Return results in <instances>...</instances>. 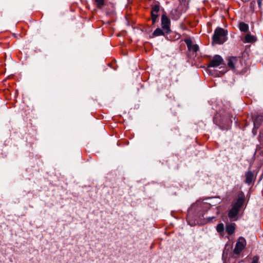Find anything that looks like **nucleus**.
<instances>
[{
	"label": "nucleus",
	"mask_w": 263,
	"mask_h": 263,
	"mask_svg": "<svg viewBox=\"0 0 263 263\" xmlns=\"http://www.w3.org/2000/svg\"><path fill=\"white\" fill-rule=\"evenodd\" d=\"M189 50L196 52L199 50V47L196 44H193L192 41L190 39H186L184 40Z\"/></svg>",
	"instance_id": "nucleus-8"
},
{
	"label": "nucleus",
	"mask_w": 263,
	"mask_h": 263,
	"mask_svg": "<svg viewBox=\"0 0 263 263\" xmlns=\"http://www.w3.org/2000/svg\"><path fill=\"white\" fill-rule=\"evenodd\" d=\"M259 258L258 256H254L253 258L252 261L251 263H257L258 261Z\"/></svg>",
	"instance_id": "nucleus-19"
},
{
	"label": "nucleus",
	"mask_w": 263,
	"mask_h": 263,
	"mask_svg": "<svg viewBox=\"0 0 263 263\" xmlns=\"http://www.w3.org/2000/svg\"><path fill=\"white\" fill-rule=\"evenodd\" d=\"M254 177V174L251 171H248L246 173L245 182L248 184H251Z\"/></svg>",
	"instance_id": "nucleus-10"
},
{
	"label": "nucleus",
	"mask_w": 263,
	"mask_h": 263,
	"mask_svg": "<svg viewBox=\"0 0 263 263\" xmlns=\"http://www.w3.org/2000/svg\"><path fill=\"white\" fill-rule=\"evenodd\" d=\"M256 39L254 35H252L250 34H247L245 37V43H253L255 42Z\"/></svg>",
	"instance_id": "nucleus-11"
},
{
	"label": "nucleus",
	"mask_w": 263,
	"mask_h": 263,
	"mask_svg": "<svg viewBox=\"0 0 263 263\" xmlns=\"http://www.w3.org/2000/svg\"><path fill=\"white\" fill-rule=\"evenodd\" d=\"M197 214V216L199 217H200L201 216L203 217V215H204V213L203 212H200V213H198Z\"/></svg>",
	"instance_id": "nucleus-20"
},
{
	"label": "nucleus",
	"mask_w": 263,
	"mask_h": 263,
	"mask_svg": "<svg viewBox=\"0 0 263 263\" xmlns=\"http://www.w3.org/2000/svg\"><path fill=\"white\" fill-rule=\"evenodd\" d=\"M170 24V20L165 14H163L161 17V26L163 29L165 30L167 33L171 32Z\"/></svg>",
	"instance_id": "nucleus-5"
},
{
	"label": "nucleus",
	"mask_w": 263,
	"mask_h": 263,
	"mask_svg": "<svg viewBox=\"0 0 263 263\" xmlns=\"http://www.w3.org/2000/svg\"><path fill=\"white\" fill-rule=\"evenodd\" d=\"M246 244L247 243L246 239L243 237H239L233 251L234 253L237 255L239 254L240 252L245 249Z\"/></svg>",
	"instance_id": "nucleus-4"
},
{
	"label": "nucleus",
	"mask_w": 263,
	"mask_h": 263,
	"mask_svg": "<svg viewBox=\"0 0 263 263\" xmlns=\"http://www.w3.org/2000/svg\"><path fill=\"white\" fill-rule=\"evenodd\" d=\"M257 3L259 7L260 8L261 6V0H257Z\"/></svg>",
	"instance_id": "nucleus-21"
},
{
	"label": "nucleus",
	"mask_w": 263,
	"mask_h": 263,
	"mask_svg": "<svg viewBox=\"0 0 263 263\" xmlns=\"http://www.w3.org/2000/svg\"><path fill=\"white\" fill-rule=\"evenodd\" d=\"M158 13L151 12V16L153 24H154L155 23L158 17Z\"/></svg>",
	"instance_id": "nucleus-16"
},
{
	"label": "nucleus",
	"mask_w": 263,
	"mask_h": 263,
	"mask_svg": "<svg viewBox=\"0 0 263 263\" xmlns=\"http://www.w3.org/2000/svg\"><path fill=\"white\" fill-rule=\"evenodd\" d=\"M210 205L206 203L199 202L193 204L191 208L189 210L188 214L186 217V220L189 224H190L191 226H194L197 223V221L196 219H192L193 213L196 208H198L200 210L205 209L207 210L208 209H210Z\"/></svg>",
	"instance_id": "nucleus-1"
},
{
	"label": "nucleus",
	"mask_w": 263,
	"mask_h": 263,
	"mask_svg": "<svg viewBox=\"0 0 263 263\" xmlns=\"http://www.w3.org/2000/svg\"><path fill=\"white\" fill-rule=\"evenodd\" d=\"M214 218H215V217H209V218H208V220H212V219H214Z\"/></svg>",
	"instance_id": "nucleus-22"
},
{
	"label": "nucleus",
	"mask_w": 263,
	"mask_h": 263,
	"mask_svg": "<svg viewBox=\"0 0 263 263\" xmlns=\"http://www.w3.org/2000/svg\"><path fill=\"white\" fill-rule=\"evenodd\" d=\"M262 116H258L257 118L254 121V128H257L259 126L260 123H258V121L262 119Z\"/></svg>",
	"instance_id": "nucleus-17"
},
{
	"label": "nucleus",
	"mask_w": 263,
	"mask_h": 263,
	"mask_svg": "<svg viewBox=\"0 0 263 263\" xmlns=\"http://www.w3.org/2000/svg\"><path fill=\"white\" fill-rule=\"evenodd\" d=\"M104 0H95V3L98 8H102L104 5Z\"/></svg>",
	"instance_id": "nucleus-15"
},
{
	"label": "nucleus",
	"mask_w": 263,
	"mask_h": 263,
	"mask_svg": "<svg viewBox=\"0 0 263 263\" xmlns=\"http://www.w3.org/2000/svg\"><path fill=\"white\" fill-rule=\"evenodd\" d=\"M223 60L219 55H215L208 64V67H216L222 64Z\"/></svg>",
	"instance_id": "nucleus-6"
},
{
	"label": "nucleus",
	"mask_w": 263,
	"mask_h": 263,
	"mask_svg": "<svg viewBox=\"0 0 263 263\" xmlns=\"http://www.w3.org/2000/svg\"><path fill=\"white\" fill-rule=\"evenodd\" d=\"M227 32L222 28H217L213 36V41L216 44H222L226 41Z\"/></svg>",
	"instance_id": "nucleus-3"
},
{
	"label": "nucleus",
	"mask_w": 263,
	"mask_h": 263,
	"mask_svg": "<svg viewBox=\"0 0 263 263\" xmlns=\"http://www.w3.org/2000/svg\"><path fill=\"white\" fill-rule=\"evenodd\" d=\"M241 1H243V2L246 3V2H249L250 0H241Z\"/></svg>",
	"instance_id": "nucleus-23"
},
{
	"label": "nucleus",
	"mask_w": 263,
	"mask_h": 263,
	"mask_svg": "<svg viewBox=\"0 0 263 263\" xmlns=\"http://www.w3.org/2000/svg\"><path fill=\"white\" fill-rule=\"evenodd\" d=\"M245 199L243 193L240 192L238 195L236 201L233 204L232 208L229 211L228 216L230 218H235L238 214Z\"/></svg>",
	"instance_id": "nucleus-2"
},
{
	"label": "nucleus",
	"mask_w": 263,
	"mask_h": 263,
	"mask_svg": "<svg viewBox=\"0 0 263 263\" xmlns=\"http://www.w3.org/2000/svg\"><path fill=\"white\" fill-rule=\"evenodd\" d=\"M238 27L240 30L243 32H247L249 29L248 25L243 22L240 23Z\"/></svg>",
	"instance_id": "nucleus-12"
},
{
	"label": "nucleus",
	"mask_w": 263,
	"mask_h": 263,
	"mask_svg": "<svg viewBox=\"0 0 263 263\" xmlns=\"http://www.w3.org/2000/svg\"><path fill=\"white\" fill-rule=\"evenodd\" d=\"M235 224L233 223H229L226 226V232L229 235H232L235 231Z\"/></svg>",
	"instance_id": "nucleus-9"
},
{
	"label": "nucleus",
	"mask_w": 263,
	"mask_h": 263,
	"mask_svg": "<svg viewBox=\"0 0 263 263\" xmlns=\"http://www.w3.org/2000/svg\"><path fill=\"white\" fill-rule=\"evenodd\" d=\"M160 10V6L158 5L154 6L151 10V12L158 13Z\"/></svg>",
	"instance_id": "nucleus-18"
},
{
	"label": "nucleus",
	"mask_w": 263,
	"mask_h": 263,
	"mask_svg": "<svg viewBox=\"0 0 263 263\" xmlns=\"http://www.w3.org/2000/svg\"><path fill=\"white\" fill-rule=\"evenodd\" d=\"M164 34V32L159 28H157L153 32V35L154 36H157L160 35H163Z\"/></svg>",
	"instance_id": "nucleus-14"
},
{
	"label": "nucleus",
	"mask_w": 263,
	"mask_h": 263,
	"mask_svg": "<svg viewBox=\"0 0 263 263\" xmlns=\"http://www.w3.org/2000/svg\"><path fill=\"white\" fill-rule=\"evenodd\" d=\"M239 57H231L228 58V67L232 69H234L238 67V61L240 60Z\"/></svg>",
	"instance_id": "nucleus-7"
},
{
	"label": "nucleus",
	"mask_w": 263,
	"mask_h": 263,
	"mask_svg": "<svg viewBox=\"0 0 263 263\" xmlns=\"http://www.w3.org/2000/svg\"><path fill=\"white\" fill-rule=\"evenodd\" d=\"M216 230L220 235L223 236L224 233V224L222 223L218 224L216 227Z\"/></svg>",
	"instance_id": "nucleus-13"
}]
</instances>
